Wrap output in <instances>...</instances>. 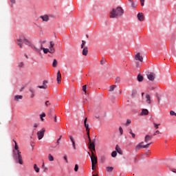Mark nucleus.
<instances>
[{
  "mask_svg": "<svg viewBox=\"0 0 176 176\" xmlns=\"http://www.w3.org/2000/svg\"><path fill=\"white\" fill-rule=\"evenodd\" d=\"M43 168L44 169V171L47 170V167H44V168Z\"/></svg>",
  "mask_w": 176,
  "mask_h": 176,
  "instance_id": "774afa93",
  "label": "nucleus"
},
{
  "mask_svg": "<svg viewBox=\"0 0 176 176\" xmlns=\"http://www.w3.org/2000/svg\"><path fill=\"white\" fill-rule=\"evenodd\" d=\"M151 144H152V143H148V144H147L146 145H143V148H148L149 145H151Z\"/></svg>",
  "mask_w": 176,
  "mask_h": 176,
  "instance_id": "8fccbe9b",
  "label": "nucleus"
},
{
  "mask_svg": "<svg viewBox=\"0 0 176 176\" xmlns=\"http://www.w3.org/2000/svg\"><path fill=\"white\" fill-rule=\"evenodd\" d=\"M105 156H104V155H102L101 157H100V160H101V162L102 163H104V162H105Z\"/></svg>",
  "mask_w": 176,
  "mask_h": 176,
  "instance_id": "e433bc0d",
  "label": "nucleus"
},
{
  "mask_svg": "<svg viewBox=\"0 0 176 176\" xmlns=\"http://www.w3.org/2000/svg\"><path fill=\"white\" fill-rule=\"evenodd\" d=\"M45 131H46V129L45 128H43L41 131L37 132V137L38 140H42V138H43V137L45 136Z\"/></svg>",
  "mask_w": 176,
  "mask_h": 176,
  "instance_id": "39448f33",
  "label": "nucleus"
},
{
  "mask_svg": "<svg viewBox=\"0 0 176 176\" xmlns=\"http://www.w3.org/2000/svg\"><path fill=\"white\" fill-rule=\"evenodd\" d=\"M52 66L54 67V68H56V67H57V60L56 59L54 60Z\"/></svg>",
  "mask_w": 176,
  "mask_h": 176,
  "instance_id": "7c9ffc66",
  "label": "nucleus"
},
{
  "mask_svg": "<svg viewBox=\"0 0 176 176\" xmlns=\"http://www.w3.org/2000/svg\"><path fill=\"white\" fill-rule=\"evenodd\" d=\"M135 94H137V92H136V91H133V92L132 93L131 96H132V97H134V96H135Z\"/></svg>",
  "mask_w": 176,
  "mask_h": 176,
  "instance_id": "bf43d9fd",
  "label": "nucleus"
},
{
  "mask_svg": "<svg viewBox=\"0 0 176 176\" xmlns=\"http://www.w3.org/2000/svg\"><path fill=\"white\" fill-rule=\"evenodd\" d=\"M45 116H46V114L45 113H43L41 115V118H45Z\"/></svg>",
  "mask_w": 176,
  "mask_h": 176,
  "instance_id": "052dcab7",
  "label": "nucleus"
},
{
  "mask_svg": "<svg viewBox=\"0 0 176 176\" xmlns=\"http://www.w3.org/2000/svg\"><path fill=\"white\" fill-rule=\"evenodd\" d=\"M34 169L36 171V173H39V171H41V168H39V167H38V165H36V164H34Z\"/></svg>",
  "mask_w": 176,
  "mask_h": 176,
  "instance_id": "5701e85b",
  "label": "nucleus"
},
{
  "mask_svg": "<svg viewBox=\"0 0 176 176\" xmlns=\"http://www.w3.org/2000/svg\"><path fill=\"white\" fill-rule=\"evenodd\" d=\"M78 170H79V166H78V164H76L74 166V171L78 172Z\"/></svg>",
  "mask_w": 176,
  "mask_h": 176,
  "instance_id": "c03bdc74",
  "label": "nucleus"
},
{
  "mask_svg": "<svg viewBox=\"0 0 176 176\" xmlns=\"http://www.w3.org/2000/svg\"><path fill=\"white\" fill-rule=\"evenodd\" d=\"M61 135L60 136V138L57 140V141H56V144H57V145H56V146H58V145H60V141L61 140Z\"/></svg>",
  "mask_w": 176,
  "mask_h": 176,
  "instance_id": "a19ab883",
  "label": "nucleus"
},
{
  "mask_svg": "<svg viewBox=\"0 0 176 176\" xmlns=\"http://www.w3.org/2000/svg\"><path fill=\"white\" fill-rule=\"evenodd\" d=\"M23 90H24V87H21L19 91H23Z\"/></svg>",
  "mask_w": 176,
  "mask_h": 176,
  "instance_id": "69168bd1",
  "label": "nucleus"
},
{
  "mask_svg": "<svg viewBox=\"0 0 176 176\" xmlns=\"http://www.w3.org/2000/svg\"><path fill=\"white\" fill-rule=\"evenodd\" d=\"M119 132H120V135H123V128H122V126L119 127Z\"/></svg>",
  "mask_w": 176,
  "mask_h": 176,
  "instance_id": "f704fd0d",
  "label": "nucleus"
},
{
  "mask_svg": "<svg viewBox=\"0 0 176 176\" xmlns=\"http://www.w3.org/2000/svg\"><path fill=\"white\" fill-rule=\"evenodd\" d=\"M135 60H136V61H140V63H143L144 62V58L142 56H141L140 52H138L135 54Z\"/></svg>",
  "mask_w": 176,
  "mask_h": 176,
  "instance_id": "1a4fd4ad",
  "label": "nucleus"
},
{
  "mask_svg": "<svg viewBox=\"0 0 176 176\" xmlns=\"http://www.w3.org/2000/svg\"><path fill=\"white\" fill-rule=\"evenodd\" d=\"M48 114H49V118L50 119H53V117L56 116V113H54V111H53V110H50L48 111Z\"/></svg>",
  "mask_w": 176,
  "mask_h": 176,
  "instance_id": "a211bd4d",
  "label": "nucleus"
},
{
  "mask_svg": "<svg viewBox=\"0 0 176 176\" xmlns=\"http://www.w3.org/2000/svg\"><path fill=\"white\" fill-rule=\"evenodd\" d=\"M94 164H91V169H92V170H94Z\"/></svg>",
  "mask_w": 176,
  "mask_h": 176,
  "instance_id": "e2e57ef3",
  "label": "nucleus"
},
{
  "mask_svg": "<svg viewBox=\"0 0 176 176\" xmlns=\"http://www.w3.org/2000/svg\"><path fill=\"white\" fill-rule=\"evenodd\" d=\"M64 160L65 161L66 163H68V159L67 158V155L64 156Z\"/></svg>",
  "mask_w": 176,
  "mask_h": 176,
  "instance_id": "603ef678",
  "label": "nucleus"
},
{
  "mask_svg": "<svg viewBox=\"0 0 176 176\" xmlns=\"http://www.w3.org/2000/svg\"><path fill=\"white\" fill-rule=\"evenodd\" d=\"M116 156H118V153L116 151H113L111 153V157H116Z\"/></svg>",
  "mask_w": 176,
  "mask_h": 176,
  "instance_id": "2f4dec72",
  "label": "nucleus"
},
{
  "mask_svg": "<svg viewBox=\"0 0 176 176\" xmlns=\"http://www.w3.org/2000/svg\"><path fill=\"white\" fill-rule=\"evenodd\" d=\"M40 42H41V44L43 46L44 43H46V40H44Z\"/></svg>",
  "mask_w": 176,
  "mask_h": 176,
  "instance_id": "5fc2aeb1",
  "label": "nucleus"
},
{
  "mask_svg": "<svg viewBox=\"0 0 176 176\" xmlns=\"http://www.w3.org/2000/svg\"><path fill=\"white\" fill-rule=\"evenodd\" d=\"M153 138V135H146L144 138V142L147 143L148 141H151Z\"/></svg>",
  "mask_w": 176,
  "mask_h": 176,
  "instance_id": "2eb2a0df",
  "label": "nucleus"
},
{
  "mask_svg": "<svg viewBox=\"0 0 176 176\" xmlns=\"http://www.w3.org/2000/svg\"><path fill=\"white\" fill-rule=\"evenodd\" d=\"M40 19H41V20H43V21H45V22H47L50 20L49 15H47V14L41 16Z\"/></svg>",
  "mask_w": 176,
  "mask_h": 176,
  "instance_id": "9b49d317",
  "label": "nucleus"
},
{
  "mask_svg": "<svg viewBox=\"0 0 176 176\" xmlns=\"http://www.w3.org/2000/svg\"><path fill=\"white\" fill-rule=\"evenodd\" d=\"M157 134H160V131L159 130H157L153 135V137H155V135H157Z\"/></svg>",
  "mask_w": 176,
  "mask_h": 176,
  "instance_id": "4c0bfd02",
  "label": "nucleus"
},
{
  "mask_svg": "<svg viewBox=\"0 0 176 176\" xmlns=\"http://www.w3.org/2000/svg\"><path fill=\"white\" fill-rule=\"evenodd\" d=\"M170 116H176V113H175L174 111H170Z\"/></svg>",
  "mask_w": 176,
  "mask_h": 176,
  "instance_id": "79ce46f5",
  "label": "nucleus"
},
{
  "mask_svg": "<svg viewBox=\"0 0 176 176\" xmlns=\"http://www.w3.org/2000/svg\"><path fill=\"white\" fill-rule=\"evenodd\" d=\"M131 123V120H127L126 122L125 123V126H129Z\"/></svg>",
  "mask_w": 176,
  "mask_h": 176,
  "instance_id": "37998d69",
  "label": "nucleus"
},
{
  "mask_svg": "<svg viewBox=\"0 0 176 176\" xmlns=\"http://www.w3.org/2000/svg\"><path fill=\"white\" fill-rule=\"evenodd\" d=\"M106 170L108 173H112V171H113V167L112 166H107L106 168Z\"/></svg>",
  "mask_w": 176,
  "mask_h": 176,
  "instance_id": "b1692460",
  "label": "nucleus"
},
{
  "mask_svg": "<svg viewBox=\"0 0 176 176\" xmlns=\"http://www.w3.org/2000/svg\"><path fill=\"white\" fill-rule=\"evenodd\" d=\"M50 49L54 48V43H53V41H50Z\"/></svg>",
  "mask_w": 176,
  "mask_h": 176,
  "instance_id": "ea45409f",
  "label": "nucleus"
},
{
  "mask_svg": "<svg viewBox=\"0 0 176 176\" xmlns=\"http://www.w3.org/2000/svg\"><path fill=\"white\" fill-rule=\"evenodd\" d=\"M87 118H85L84 120V124L86 129L87 137H89L90 136V129L89 128V124H87Z\"/></svg>",
  "mask_w": 176,
  "mask_h": 176,
  "instance_id": "423d86ee",
  "label": "nucleus"
},
{
  "mask_svg": "<svg viewBox=\"0 0 176 176\" xmlns=\"http://www.w3.org/2000/svg\"><path fill=\"white\" fill-rule=\"evenodd\" d=\"M91 164H97V163H98L97 156H96V155H94V152L91 153Z\"/></svg>",
  "mask_w": 176,
  "mask_h": 176,
  "instance_id": "0eeeda50",
  "label": "nucleus"
},
{
  "mask_svg": "<svg viewBox=\"0 0 176 176\" xmlns=\"http://www.w3.org/2000/svg\"><path fill=\"white\" fill-rule=\"evenodd\" d=\"M142 148H144V142H141L135 146V149H137V151H140Z\"/></svg>",
  "mask_w": 176,
  "mask_h": 176,
  "instance_id": "4468645a",
  "label": "nucleus"
},
{
  "mask_svg": "<svg viewBox=\"0 0 176 176\" xmlns=\"http://www.w3.org/2000/svg\"><path fill=\"white\" fill-rule=\"evenodd\" d=\"M85 46H86V41H82V44H81V49H83V48H85Z\"/></svg>",
  "mask_w": 176,
  "mask_h": 176,
  "instance_id": "473e14b6",
  "label": "nucleus"
},
{
  "mask_svg": "<svg viewBox=\"0 0 176 176\" xmlns=\"http://www.w3.org/2000/svg\"><path fill=\"white\" fill-rule=\"evenodd\" d=\"M56 52V50L54 48H50L49 53L51 54H53Z\"/></svg>",
  "mask_w": 176,
  "mask_h": 176,
  "instance_id": "c756f323",
  "label": "nucleus"
},
{
  "mask_svg": "<svg viewBox=\"0 0 176 176\" xmlns=\"http://www.w3.org/2000/svg\"><path fill=\"white\" fill-rule=\"evenodd\" d=\"M116 89V85H113L109 87V91H113Z\"/></svg>",
  "mask_w": 176,
  "mask_h": 176,
  "instance_id": "bb28decb",
  "label": "nucleus"
},
{
  "mask_svg": "<svg viewBox=\"0 0 176 176\" xmlns=\"http://www.w3.org/2000/svg\"><path fill=\"white\" fill-rule=\"evenodd\" d=\"M89 53V48L87 47H85L82 50V56H87V54Z\"/></svg>",
  "mask_w": 176,
  "mask_h": 176,
  "instance_id": "6ab92c4d",
  "label": "nucleus"
},
{
  "mask_svg": "<svg viewBox=\"0 0 176 176\" xmlns=\"http://www.w3.org/2000/svg\"><path fill=\"white\" fill-rule=\"evenodd\" d=\"M116 83H120V78L117 77L116 78Z\"/></svg>",
  "mask_w": 176,
  "mask_h": 176,
  "instance_id": "a18cd8bd",
  "label": "nucleus"
},
{
  "mask_svg": "<svg viewBox=\"0 0 176 176\" xmlns=\"http://www.w3.org/2000/svg\"><path fill=\"white\" fill-rule=\"evenodd\" d=\"M153 124H154V127L156 130H157V129H159V126H160V124L153 123Z\"/></svg>",
  "mask_w": 176,
  "mask_h": 176,
  "instance_id": "58836bf2",
  "label": "nucleus"
},
{
  "mask_svg": "<svg viewBox=\"0 0 176 176\" xmlns=\"http://www.w3.org/2000/svg\"><path fill=\"white\" fill-rule=\"evenodd\" d=\"M18 45L19 47H23V43H25V45H28V46H30L32 47L34 52H36L38 54H41V51L43 50L44 54H47L49 53V49L43 47V45H41V48L38 49L35 47V45L31 43L28 39L25 38L24 36H22L19 38L17 39Z\"/></svg>",
  "mask_w": 176,
  "mask_h": 176,
  "instance_id": "f257e3e1",
  "label": "nucleus"
},
{
  "mask_svg": "<svg viewBox=\"0 0 176 176\" xmlns=\"http://www.w3.org/2000/svg\"><path fill=\"white\" fill-rule=\"evenodd\" d=\"M29 91L31 92L30 98H34L35 97V89H34V88L30 87Z\"/></svg>",
  "mask_w": 176,
  "mask_h": 176,
  "instance_id": "f3484780",
  "label": "nucleus"
},
{
  "mask_svg": "<svg viewBox=\"0 0 176 176\" xmlns=\"http://www.w3.org/2000/svg\"><path fill=\"white\" fill-rule=\"evenodd\" d=\"M23 98V96L21 95H16L14 96V101H20Z\"/></svg>",
  "mask_w": 176,
  "mask_h": 176,
  "instance_id": "412c9836",
  "label": "nucleus"
},
{
  "mask_svg": "<svg viewBox=\"0 0 176 176\" xmlns=\"http://www.w3.org/2000/svg\"><path fill=\"white\" fill-rule=\"evenodd\" d=\"M48 160L50 162H54V157H53V155H52V154H49Z\"/></svg>",
  "mask_w": 176,
  "mask_h": 176,
  "instance_id": "a878e982",
  "label": "nucleus"
},
{
  "mask_svg": "<svg viewBox=\"0 0 176 176\" xmlns=\"http://www.w3.org/2000/svg\"><path fill=\"white\" fill-rule=\"evenodd\" d=\"M116 151L120 155H123V151H122V149L120 148H119V146H118V145L116 146Z\"/></svg>",
  "mask_w": 176,
  "mask_h": 176,
  "instance_id": "aec40b11",
  "label": "nucleus"
},
{
  "mask_svg": "<svg viewBox=\"0 0 176 176\" xmlns=\"http://www.w3.org/2000/svg\"><path fill=\"white\" fill-rule=\"evenodd\" d=\"M100 64H101V65H104V64H105V61H104V60H101Z\"/></svg>",
  "mask_w": 176,
  "mask_h": 176,
  "instance_id": "4d7b16f0",
  "label": "nucleus"
},
{
  "mask_svg": "<svg viewBox=\"0 0 176 176\" xmlns=\"http://www.w3.org/2000/svg\"><path fill=\"white\" fill-rule=\"evenodd\" d=\"M146 102L147 104H152V100H151V95L149 94H146Z\"/></svg>",
  "mask_w": 176,
  "mask_h": 176,
  "instance_id": "ddd939ff",
  "label": "nucleus"
},
{
  "mask_svg": "<svg viewBox=\"0 0 176 176\" xmlns=\"http://www.w3.org/2000/svg\"><path fill=\"white\" fill-rule=\"evenodd\" d=\"M170 170L172 171L173 173H176V169L175 168H170Z\"/></svg>",
  "mask_w": 176,
  "mask_h": 176,
  "instance_id": "6e6d98bb",
  "label": "nucleus"
},
{
  "mask_svg": "<svg viewBox=\"0 0 176 176\" xmlns=\"http://www.w3.org/2000/svg\"><path fill=\"white\" fill-rule=\"evenodd\" d=\"M138 82H142V80H144V77L140 74L138 75Z\"/></svg>",
  "mask_w": 176,
  "mask_h": 176,
  "instance_id": "cd10ccee",
  "label": "nucleus"
},
{
  "mask_svg": "<svg viewBox=\"0 0 176 176\" xmlns=\"http://www.w3.org/2000/svg\"><path fill=\"white\" fill-rule=\"evenodd\" d=\"M45 105H46L47 107H49V105H50V102L49 100H47V101L45 102Z\"/></svg>",
  "mask_w": 176,
  "mask_h": 176,
  "instance_id": "3c124183",
  "label": "nucleus"
},
{
  "mask_svg": "<svg viewBox=\"0 0 176 176\" xmlns=\"http://www.w3.org/2000/svg\"><path fill=\"white\" fill-rule=\"evenodd\" d=\"M148 113H149V111H148V109H143L142 110V112H141L140 115H141V116H142V115H148Z\"/></svg>",
  "mask_w": 176,
  "mask_h": 176,
  "instance_id": "4be33fe9",
  "label": "nucleus"
},
{
  "mask_svg": "<svg viewBox=\"0 0 176 176\" xmlns=\"http://www.w3.org/2000/svg\"><path fill=\"white\" fill-rule=\"evenodd\" d=\"M56 80L58 84L61 83V73H60V71H58L57 73Z\"/></svg>",
  "mask_w": 176,
  "mask_h": 176,
  "instance_id": "dca6fc26",
  "label": "nucleus"
},
{
  "mask_svg": "<svg viewBox=\"0 0 176 176\" xmlns=\"http://www.w3.org/2000/svg\"><path fill=\"white\" fill-rule=\"evenodd\" d=\"M139 21H144V14L139 12L137 15Z\"/></svg>",
  "mask_w": 176,
  "mask_h": 176,
  "instance_id": "f8f14e48",
  "label": "nucleus"
},
{
  "mask_svg": "<svg viewBox=\"0 0 176 176\" xmlns=\"http://www.w3.org/2000/svg\"><path fill=\"white\" fill-rule=\"evenodd\" d=\"M133 133V130L131 129H129V134H131Z\"/></svg>",
  "mask_w": 176,
  "mask_h": 176,
  "instance_id": "338daca9",
  "label": "nucleus"
},
{
  "mask_svg": "<svg viewBox=\"0 0 176 176\" xmlns=\"http://www.w3.org/2000/svg\"><path fill=\"white\" fill-rule=\"evenodd\" d=\"M131 3V7L132 8V9H135V8H137V3L132 1Z\"/></svg>",
  "mask_w": 176,
  "mask_h": 176,
  "instance_id": "c85d7f7f",
  "label": "nucleus"
},
{
  "mask_svg": "<svg viewBox=\"0 0 176 176\" xmlns=\"http://www.w3.org/2000/svg\"><path fill=\"white\" fill-rule=\"evenodd\" d=\"M155 76H156L153 72H148L147 74V78L148 79V80H151V82H153V80H155Z\"/></svg>",
  "mask_w": 176,
  "mask_h": 176,
  "instance_id": "6e6552de",
  "label": "nucleus"
},
{
  "mask_svg": "<svg viewBox=\"0 0 176 176\" xmlns=\"http://www.w3.org/2000/svg\"><path fill=\"white\" fill-rule=\"evenodd\" d=\"M17 67L18 68H24V62H19Z\"/></svg>",
  "mask_w": 176,
  "mask_h": 176,
  "instance_id": "393cba45",
  "label": "nucleus"
},
{
  "mask_svg": "<svg viewBox=\"0 0 176 176\" xmlns=\"http://www.w3.org/2000/svg\"><path fill=\"white\" fill-rule=\"evenodd\" d=\"M69 138L70 139V141H72V142H75V140L74 139V137H72V135H69Z\"/></svg>",
  "mask_w": 176,
  "mask_h": 176,
  "instance_id": "de8ad7c7",
  "label": "nucleus"
},
{
  "mask_svg": "<svg viewBox=\"0 0 176 176\" xmlns=\"http://www.w3.org/2000/svg\"><path fill=\"white\" fill-rule=\"evenodd\" d=\"M144 3H145V0H140L141 6H144Z\"/></svg>",
  "mask_w": 176,
  "mask_h": 176,
  "instance_id": "09e8293b",
  "label": "nucleus"
},
{
  "mask_svg": "<svg viewBox=\"0 0 176 176\" xmlns=\"http://www.w3.org/2000/svg\"><path fill=\"white\" fill-rule=\"evenodd\" d=\"M47 80H44V81L43 82V85H38V89H44L45 90H46V89H47Z\"/></svg>",
  "mask_w": 176,
  "mask_h": 176,
  "instance_id": "9d476101",
  "label": "nucleus"
},
{
  "mask_svg": "<svg viewBox=\"0 0 176 176\" xmlns=\"http://www.w3.org/2000/svg\"><path fill=\"white\" fill-rule=\"evenodd\" d=\"M89 143L88 144L89 146V149H90L91 153H93V152L96 151V140H94L93 142H91V139L90 138V136H87Z\"/></svg>",
  "mask_w": 176,
  "mask_h": 176,
  "instance_id": "20e7f679",
  "label": "nucleus"
},
{
  "mask_svg": "<svg viewBox=\"0 0 176 176\" xmlns=\"http://www.w3.org/2000/svg\"><path fill=\"white\" fill-rule=\"evenodd\" d=\"M132 136V138H135V133H130Z\"/></svg>",
  "mask_w": 176,
  "mask_h": 176,
  "instance_id": "864d4df0",
  "label": "nucleus"
},
{
  "mask_svg": "<svg viewBox=\"0 0 176 176\" xmlns=\"http://www.w3.org/2000/svg\"><path fill=\"white\" fill-rule=\"evenodd\" d=\"M156 97L157 98L158 102H160V100L162 98V96L160 95H159V94H156Z\"/></svg>",
  "mask_w": 176,
  "mask_h": 176,
  "instance_id": "c9c22d12",
  "label": "nucleus"
},
{
  "mask_svg": "<svg viewBox=\"0 0 176 176\" xmlns=\"http://www.w3.org/2000/svg\"><path fill=\"white\" fill-rule=\"evenodd\" d=\"M124 14V10L122 7H117L116 8H112L110 11V19H118V17H122Z\"/></svg>",
  "mask_w": 176,
  "mask_h": 176,
  "instance_id": "7ed1b4c3",
  "label": "nucleus"
},
{
  "mask_svg": "<svg viewBox=\"0 0 176 176\" xmlns=\"http://www.w3.org/2000/svg\"><path fill=\"white\" fill-rule=\"evenodd\" d=\"M34 129H36V127H38V124H34Z\"/></svg>",
  "mask_w": 176,
  "mask_h": 176,
  "instance_id": "0e129e2a",
  "label": "nucleus"
},
{
  "mask_svg": "<svg viewBox=\"0 0 176 176\" xmlns=\"http://www.w3.org/2000/svg\"><path fill=\"white\" fill-rule=\"evenodd\" d=\"M10 3L12 4L16 3V0H10Z\"/></svg>",
  "mask_w": 176,
  "mask_h": 176,
  "instance_id": "13d9d810",
  "label": "nucleus"
},
{
  "mask_svg": "<svg viewBox=\"0 0 176 176\" xmlns=\"http://www.w3.org/2000/svg\"><path fill=\"white\" fill-rule=\"evenodd\" d=\"M54 118V122H57V116L55 115V116L53 117Z\"/></svg>",
  "mask_w": 176,
  "mask_h": 176,
  "instance_id": "680f3d73",
  "label": "nucleus"
},
{
  "mask_svg": "<svg viewBox=\"0 0 176 176\" xmlns=\"http://www.w3.org/2000/svg\"><path fill=\"white\" fill-rule=\"evenodd\" d=\"M13 142L15 144V146L12 151V156L14 157V160L15 161V163H19V164H23V156L21 155V151L19 149L17 142L14 140H13Z\"/></svg>",
  "mask_w": 176,
  "mask_h": 176,
  "instance_id": "f03ea898",
  "label": "nucleus"
},
{
  "mask_svg": "<svg viewBox=\"0 0 176 176\" xmlns=\"http://www.w3.org/2000/svg\"><path fill=\"white\" fill-rule=\"evenodd\" d=\"M72 142V146H73V148H74V149H76V143H75V141L74 142Z\"/></svg>",
  "mask_w": 176,
  "mask_h": 176,
  "instance_id": "49530a36",
  "label": "nucleus"
},
{
  "mask_svg": "<svg viewBox=\"0 0 176 176\" xmlns=\"http://www.w3.org/2000/svg\"><path fill=\"white\" fill-rule=\"evenodd\" d=\"M87 89V85H85L82 86V91H84L85 94H86L87 93L86 91Z\"/></svg>",
  "mask_w": 176,
  "mask_h": 176,
  "instance_id": "72a5a7b5",
  "label": "nucleus"
}]
</instances>
